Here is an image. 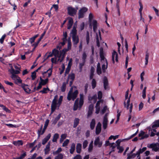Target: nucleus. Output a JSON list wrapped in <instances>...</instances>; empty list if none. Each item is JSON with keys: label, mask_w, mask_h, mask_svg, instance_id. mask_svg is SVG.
<instances>
[{"label": "nucleus", "mask_w": 159, "mask_h": 159, "mask_svg": "<svg viewBox=\"0 0 159 159\" xmlns=\"http://www.w3.org/2000/svg\"><path fill=\"white\" fill-rule=\"evenodd\" d=\"M68 79H67L66 82L63 83L62 86L61 87V91L62 92H64L66 88V85L68 84Z\"/></svg>", "instance_id": "aec40b11"}, {"label": "nucleus", "mask_w": 159, "mask_h": 159, "mask_svg": "<svg viewBox=\"0 0 159 159\" xmlns=\"http://www.w3.org/2000/svg\"><path fill=\"white\" fill-rule=\"evenodd\" d=\"M43 125H42L41 126L40 129H38V130L37 134H38V138H39V137H40L41 135H42L43 134H42V128H43Z\"/></svg>", "instance_id": "4c0bfd02"}, {"label": "nucleus", "mask_w": 159, "mask_h": 159, "mask_svg": "<svg viewBox=\"0 0 159 159\" xmlns=\"http://www.w3.org/2000/svg\"><path fill=\"white\" fill-rule=\"evenodd\" d=\"M88 144V142L87 140H85L83 144V148L84 149L87 146Z\"/></svg>", "instance_id": "69168bd1"}, {"label": "nucleus", "mask_w": 159, "mask_h": 159, "mask_svg": "<svg viewBox=\"0 0 159 159\" xmlns=\"http://www.w3.org/2000/svg\"><path fill=\"white\" fill-rule=\"evenodd\" d=\"M78 94V92L77 90H76L73 92L70 93H68L67 97V99L70 101L72 99V100L74 101L77 97Z\"/></svg>", "instance_id": "7ed1b4c3"}, {"label": "nucleus", "mask_w": 159, "mask_h": 159, "mask_svg": "<svg viewBox=\"0 0 159 159\" xmlns=\"http://www.w3.org/2000/svg\"><path fill=\"white\" fill-rule=\"evenodd\" d=\"M79 101V99L78 98L76 99L74 103V111L77 110L78 108Z\"/></svg>", "instance_id": "393cba45"}, {"label": "nucleus", "mask_w": 159, "mask_h": 159, "mask_svg": "<svg viewBox=\"0 0 159 159\" xmlns=\"http://www.w3.org/2000/svg\"><path fill=\"white\" fill-rule=\"evenodd\" d=\"M108 122V120L103 119L102 124H103V127L104 129H105L107 127Z\"/></svg>", "instance_id": "cd10ccee"}, {"label": "nucleus", "mask_w": 159, "mask_h": 159, "mask_svg": "<svg viewBox=\"0 0 159 159\" xmlns=\"http://www.w3.org/2000/svg\"><path fill=\"white\" fill-rule=\"evenodd\" d=\"M139 3L140 6V8L139 9V12L140 15L141 16L142 14V11L143 9V6L140 1H139Z\"/></svg>", "instance_id": "09e8293b"}, {"label": "nucleus", "mask_w": 159, "mask_h": 159, "mask_svg": "<svg viewBox=\"0 0 159 159\" xmlns=\"http://www.w3.org/2000/svg\"><path fill=\"white\" fill-rule=\"evenodd\" d=\"M61 117V114H59L55 118L54 120L53 121L52 124L55 125L57 122V121L60 119Z\"/></svg>", "instance_id": "c756f323"}, {"label": "nucleus", "mask_w": 159, "mask_h": 159, "mask_svg": "<svg viewBox=\"0 0 159 159\" xmlns=\"http://www.w3.org/2000/svg\"><path fill=\"white\" fill-rule=\"evenodd\" d=\"M53 56L55 57H57L58 58H60L59 55V51L57 49V48H54L52 50V52H50L49 55L44 60V61H45L49 57H52Z\"/></svg>", "instance_id": "20e7f679"}, {"label": "nucleus", "mask_w": 159, "mask_h": 159, "mask_svg": "<svg viewBox=\"0 0 159 159\" xmlns=\"http://www.w3.org/2000/svg\"><path fill=\"white\" fill-rule=\"evenodd\" d=\"M96 84L97 82L94 79H93L91 82L92 87L93 89H94L95 88L96 86Z\"/></svg>", "instance_id": "f704fd0d"}, {"label": "nucleus", "mask_w": 159, "mask_h": 159, "mask_svg": "<svg viewBox=\"0 0 159 159\" xmlns=\"http://www.w3.org/2000/svg\"><path fill=\"white\" fill-rule=\"evenodd\" d=\"M63 157V155L61 153H59L58 154L55 158V159H62Z\"/></svg>", "instance_id": "3c124183"}, {"label": "nucleus", "mask_w": 159, "mask_h": 159, "mask_svg": "<svg viewBox=\"0 0 159 159\" xmlns=\"http://www.w3.org/2000/svg\"><path fill=\"white\" fill-rule=\"evenodd\" d=\"M88 11L87 8L83 7L80 9L78 13V18H82L84 17V14Z\"/></svg>", "instance_id": "423d86ee"}, {"label": "nucleus", "mask_w": 159, "mask_h": 159, "mask_svg": "<svg viewBox=\"0 0 159 159\" xmlns=\"http://www.w3.org/2000/svg\"><path fill=\"white\" fill-rule=\"evenodd\" d=\"M101 131V124L100 122L98 123L96 128V134L98 135L100 134Z\"/></svg>", "instance_id": "9b49d317"}, {"label": "nucleus", "mask_w": 159, "mask_h": 159, "mask_svg": "<svg viewBox=\"0 0 159 159\" xmlns=\"http://www.w3.org/2000/svg\"><path fill=\"white\" fill-rule=\"evenodd\" d=\"M69 142V139H66L63 143L62 146L63 147H65L66 146Z\"/></svg>", "instance_id": "0e129e2a"}, {"label": "nucleus", "mask_w": 159, "mask_h": 159, "mask_svg": "<svg viewBox=\"0 0 159 159\" xmlns=\"http://www.w3.org/2000/svg\"><path fill=\"white\" fill-rule=\"evenodd\" d=\"M44 151L45 154H48L49 151H50V148L46 146L45 148L44 149Z\"/></svg>", "instance_id": "6e6d98bb"}, {"label": "nucleus", "mask_w": 159, "mask_h": 159, "mask_svg": "<svg viewBox=\"0 0 159 159\" xmlns=\"http://www.w3.org/2000/svg\"><path fill=\"white\" fill-rule=\"evenodd\" d=\"M137 155H138V154H137V153L136 154L134 153L131 155H130V154H128V157L127 159H130L131 158H133L134 157H135V156Z\"/></svg>", "instance_id": "a19ab883"}, {"label": "nucleus", "mask_w": 159, "mask_h": 159, "mask_svg": "<svg viewBox=\"0 0 159 159\" xmlns=\"http://www.w3.org/2000/svg\"><path fill=\"white\" fill-rule=\"evenodd\" d=\"M102 63H103L102 66V70L103 72L104 73L105 72L106 69L107 68L108 63L107 65L106 63H105L104 62Z\"/></svg>", "instance_id": "c9c22d12"}, {"label": "nucleus", "mask_w": 159, "mask_h": 159, "mask_svg": "<svg viewBox=\"0 0 159 159\" xmlns=\"http://www.w3.org/2000/svg\"><path fill=\"white\" fill-rule=\"evenodd\" d=\"M94 144L95 145H98L99 147H100L102 145V142L100 141V139L99 137H97L95 139Z\"/></svg>", "instance_id": "4468645a"}, {"label": "nucleus", "mask_w": 159, "mask_h": 159, "mask_svg": "<svg viewBox=\"0 0 159 159\" xmlns=\"http://www.w3.org/2000/svg\"><path fill=\"white\" fill-rule=\"evenodd\" d=\"M26 152H25L21 155L19 157L17 158L14 157V159H23L26 156Z\"/></svg>", "instance_id": "8fccbe9b"}, {"label": "nucleus", "mask_w": 159, "mask_h": 159, "mask_svg": "<svg viewBox=\"0 0 159 159\" xmlns=\"http://www.w3.org/2000/svg\"><path fill=\"white\" fill-rule=\"evenodd\" d=\"M69 50H68V48L67 49H64L63 50L59 52V57H61L62 56H64V57H65V54L66 52L69 51Z\"/></svg>", "instance_id": "f3484780"}, {"label": "nucleus", "mask_w": 159, "mask_h": 159, "mask_svg": "<svg viewBox=\"0 0 159 159\" xmlns=\"http://www.w3.org/2000/svg\"><path fill=\"white\" fill-rule=\"evenodd\" d=\"M95 125V120L94 119H93L90 123V127L92 130L94 129Z\"/></svg>", "instance_id": "bb28decb"}, {"label": "nucleus", "mask_w": 159, "mask_h": 159, "mask_svg": "<svg viewBox=\"0 0 159 159\" xmlns=\"http://www.w3.org/2000/svg\"><path fill=\"white\" fill-rule=\"evenodd\" d=\"M139 137H141L140 139L142 140L148 138V135L147 134H145V132L142 131H141L140 133L139 134Z\"/></svg>", "instance_id": "f8f14e48"}, {"label": "nucleus", "mask_w": 159, "mask_h": 159, "mask_svg": "<svg viewBox=\"0 0 159 159\" xmlns=\"http://www.w3.org/2000/svg\"><path fill=\"white\" fill-rule=\"evenodd\" d=\"M97 22L96 20H93V30L94 32H95L97 29Z\"/></svg>", "instance_id": "72a5a7b5"}, {"label": "nucleus", "mask_w": 159, "mask_h": 159, "mask_svg": "<svg viewBox=\"0 0 159 159\" xmlns=\"http://www.w3.org/2000/svg\"><path fill=\"white\" fill-rule=\"evenodd\" d=\"M10 73L11 75H16V74H18L20 73V70H15L12 66L11 67V69L9 70Z\"/></svg>", "instance_id": "ddd939ff"}, {"label": "nucleus", "mask_w": 159, "mask_h": 159, "mask_svg": "<svg viewBox=\"0 0 159 159\" xmlns=\"http://www.w3.org/2000/svg\"><path fill=\"white\" fill-rule=\"evenodd\" d=\"M85 62L82 61V62L79 64V68L81 71L82 70L83 66L84 65Z\"/></svg>", "instance_id": "bf43d9fd"}, {"label": "nucleus", "mask_w": 159, "mask_h": 159, "mask_svg": "<svg viewBox=\"0 0 159 159\" xmlns=\"http://www.w3.org/2000/svg\"><path fill=\"white\" fill-rule=\"evenodd\" d=\"M57 57H53L51 58V61L52 63H54L55 64L57 63Z\"/></svg>", "instance_id": "052dcab7"}, {"label": "nucleus", "mask_w": 159, "mask_h": 159, "mask_svg": "<svg viewBox=\"0 0 159 159\" xmlns=\"http://www.w3.org/2000/svg\"><path fill=\"white\" fill-rule=\"evenodd\" d=\"M70 34H71L73 44L75 47H76V45L79 42V36L77 35V30L75 26L73 27Z\"/></svg>", "instance_id": "f257e3e1"}, {"label": "nucleus", "mask_w": 159, "mask_h": 159, "mask_svg": "<svg viewBox=\"0 0 159 159\" xmlns=\"http://www.w3.org/2000/svg\"><path fill=\"white\" fill-rule=\"evenodd\" d=\"M48 79L47 78L45 80H43V81L42 82H40V83H41L42 85H45L48 82Z\"/></svg>", "instance_id": "774afa93"}, {"label": "nucleus", "mask_w": 159, "mask_h": 159, "mask_svg": "<svg viewBox=\"0 0 159 159\" xmlns=\"http://www.w3.org/2000/svg\"><path fill=\"white\" fill-rule=\"evenodd\" d=\"M158 127H159V120H156L152 124V130L156 132V129Z\"/></svg>", "instance_id": "0eeeda50"}, {"label": "nucleus", "mask_w": 159, "mask_h": 159, "mask_svg": "<svg viewBox=\"0 0 159 159\" xmlns=\"http://www.w3.org/2000/svg\"><path fill=\"white\" fill-rule=\"evenodd\" d=\"M11 78L13 80L15 83L17 84L18 83H21L22 82V80L20 79V78L17 75H11Z\"/></svg>", "instance_id": "6e6552de"}, {"label": "nucleus", "mask_w": 159, "mask_h": 159, "mask_svg": "<svg viewBox=\"0 0 159 159\" xmlns=\"http://www.w3.org/2000/svg\"><path fill=\"white\" fill-rule=\"evenodd\" d=\"M59 136V135L57 133L55 134L53 137V139H52V141L53 142H57V139L58 138Z\"/></svg>", "instance_id": "58836bf2"}, {"label": "nucleus", "mask_w": 159, "mask_h": 159, "mask_svg": "<svg viewBox=\"0 0 159 159\" xmlns=\"http://www.w3.org/2000/svg\"><path fill=\"white\" fill-rule=\"evenodd\" d=\"M69 21L67 27V29L69 30L70 29L73 25V21L72 18L71 17H69Z\"/></svg>", "instance_id": "4be33fe9"}, {"label": "nucleus", "mask_w": 159, "mask_h": 159, "mask_svg": "<svg viewBox=\"0 0 159 159\" xmlns=\"http://www.w3.org/2000/svg\"><path fill=\"white\" fill-rule=\"evenodd\" d=\"M62 151V149L61 148H59L56 151H54L52 152V154L53 155H56L57 154H59V153L60 152Z\"/></svg>", "instance_id": "c03bdc74"}, {"label": "nucleus", "mask_w": 159, "mask_h": 159, "mask_svg": "<svg viewBox=\"0 0 159 159\" xmlns=\"http://www.w3.org/2000/svg\"><path fill=\"white\" fill-rule=\"evenodd\" d=\"M149 54L148 52H146V55H145V65H147L148 63V59L149 58Z\"/></svg>", "instance_id": "e433bc0d"}, {"label": "nucleus", "mask_w": 159, "mask_h": 159, "mask_svg": "<svg viewBox=\"0 0 159 159\" xmlns=\"http://www.w3.org/2000/svg\"><path fill=\"white\" fill-rule=\"evenodd\" d=\"M108 110V109L107 107L106 106H104L101 112L102 114H103Z\"/></svg>", "instance_id": "13d9d810"}, {"label": "nucleus", "mask_w": 159, "mask_h": 159, "mask_svg": "<svg viewBox=\"0 0 159 159\" xmlns=\"http://www.w3.org/2000/svg\"><path fill=\"white\" fill-rule=\"evenodd\" d=\"M88 84L86 83L85 84L84 86V93L86 94L88 91Z\"/></svg>", "instance_id": "338daca9"}, {"label": "nucleus", "mask_w": 159, "mask_h": 159, "mask_svg": "<svg viewBox=\"0 0 159 159\" xmlns=\"http://www.w3.org/2000/svg\"><path fill=\"white\" fill-rule=\"evenodd\" d=\"M97 74L99 75L102 74V70L101 67H97Z\"/></svg>", "instance_id": "680f3d73"}, {"label": "nucleus", "mask_w": 159, "mask_h": 159, "mask_svg": "<svg viewBox=\"0 0 159 159\" xmlns=\"http://www.w3.org/2000/svg\"><path fill=\"white\" fill-rule=\"evenodd\" d=\"M75 78V75L74 73H72L70 74L69 75L67 79H70L71 80H74Z\"/></svg>", "instance_id": "a18cd8bd"}, {"label": "nucleus", "mask_w": 159, "mask_h": 159, "mask_svg": "<svg viewBox=\"0 0 159 159\" xmlns=\"http://www.w3.org/2000/svg\"><path fill=\"white\" fill-rule=\"evenodd\" d=\"M103 85L105 90L107 89L108 85V81L106 76H105L103 78Z\"/></svg>", "instance_id": "dca6fc26"}, {"label": "nucleus", "mask_w": 159, "mask_h": 159, "mask_svg": "<svg viewBox=\"0 0 159 159\" xmlns=\"http://www.w3.org/2000/svg\"><path fill=\"white\" fill-rule=\"evenodd\" d=\"M152 150L155 152H157L159 150V143H158L154 144V146L153 147Z\"/></svg>", "instance_id": "7c9ffc66"}, {"label": "nucleus", "mask_w": 159, "mask_h": 159, "mask_svg": "<svg viewBox=\"0 0 159 159\" xmlns=\"http://www.w3.org/2000/svg\"><path fill=\"white\" fill-rule=\"evenodd\" d=\"M147 149L146 147L143 148L142 149H140L137 152V154H138V156H139L140 153H143V152L145 151Z\"/></svg>", "instance_id": "49530a36"}, {"label": "nucleus", "mask_w": 159, "mask_h": 159, "mask_svg": "<svg viewBox=\"0 0 159 159\" xmlns=\"http://www.w3.org/2000/svg\"><path fill=\"white\" fill-rule=\"evenodd\" d=\"M13 144L15 146H19L22 145L23 144V141L22 140H18L17 141H14Z\"/></svg>", "instance_id": "a878e982"}, {"label": "nucleus", "mask_w": 159, "mask_h": 159, "mask_svg": "<svg viewBox=\"0 0 159 159\" xmlns=\"http://www.w3.org/2000/svg\"><path fill=\"white\" fill-rule=\"evenodd\" d=\"M75 144L74 143H72L70 147V153L72 154L75 150Z\"/></svg>", "instance_id": "473e14b6"}, {"label": "nucleus", "mask_w": 159, "mask_h": 159, "mask_svg": "<svg viewBox=\"0 0 159 159\" xmlns=\"http://www.w3.org/2000/svg\"><path fill=\"white\" fill-rule=\"evenodd\" d=\"M66 134H63L61 135V138L60 139V142L61 143L65 139L66 137Z\"/></svg>", "instance_id": "79ce46f5"}, {"label": "nucleus", "mask_w": 159, "mask_h": 159, "mask_svg": "<svg viewBox=\"0 0 159 159\" xmlns=\"http://www.w3.org/2000/svg\"><path fill=\"white\" fill-rule=\"evenodd\" d=\"M100 56L101 58V62L102 63L104 62L105 63H106L107 65V60L105 59L104 55H100Z\"/></svg>", "instance_id": "c85d7f7f"}, {"label": "nucleus", "mask_w": 159, "mask_h": 159, "mask_svg": "<svg viewBox=\"0 0 159 159\" xmlns=\"http://www.w3.org/2000/svg\"><path fill=\"white\" fill-rule=\"evenodd\" d=\"M49 122V120L48 119H47L45 122V124L43 128V129L42 131V134H43L44 133V132H45V130L48 125Z\"/></svg>", "instance_id": "5701e85b"}, {"label": "nucleus", "mask_w": 159, "mask_h": 159, "mask_svg": "<svg viewBox=\"0 0 159 159\" xmlns=\"http://www.w3.org/2000/svg\"><path fill=\"white\" fill-rule=\"evenodd\" d=\"M77 10V8L75 9L71 7H69L67 8L68 14L71 16H74L76 15Z\"/></svg>", "instance_id": "39448f33"}, {"label": "nucleus", "mask_w": 159, "mask_h": 159, "mask_svg": "<svg viewBox=\"0 0 159 159\" xmlns=\"http://www.w3.org/2000/svg\"><path fill=\"white\" fill-rule=\"evenodd\" d=\"M124 105L125 107H126L127 110L129 109V113H131L132 112V110L133 108V104L132 103L130 104H126L125 102H124Z\"/></svg>", "instance_id": "2eb2a0df"}, {"label": "nucleus", "mask_w": 159, "mask_h": 159, "mask_svg": "<svg viewBox=\"0 0 159 159\" xmlns=\"http://www.w3.org/2000/svg\"><path fill=\"white\" fill-rule=\"evenodd\" d=\"M96 42H97V45L98 47L100 46V42L99 40L98 37L97 33H96Z\"/></svg>", "instance_id": "e2e57ef3"}, {"label": "nucleus", "mask_w": 159, "mask_h": 159, "mask_svg": "<svg viewBox=\"0 0 159 159\" xmlns=\"http://www.w3.org/2000/svg\"><path fill=\"white\" fill-rule=\"evenodd\" d=\"M82 144L80 143L77 144L76 146V152L78 153H80L81 150Z\"/></svg>", "instance_id": "b1692460"}, {"label": "nucleus", "mask_w": 159, "mask_h": 159, "mask_svg": "<svg viewBox=\"0 0 159 159\" xmlns=\"http://www.w3.org/2000/svg\"><path fill=\"white\" fill-rule=\"evenodd\" d=\"M88 99L90 101V102H92L91 101L93 100V103H95L97 100V95L96 94L94 95L92 97L89 96H88Z\"/></svg>", "instance_id": "412c9836"}, {"label": "nucleus", "mask_w": 159, "mask_h": 159, "mask_svg": "<svg viewBox=\"0 0 159 159\" xmlns=\"http://www.w3.org/2000/svg\"><path fill=\"white\" fill-rule=\"evenodd\" d=\"M63 38L62 39V41H66L67 37V33L66 32H64L63 33Z\"/></svg>", "instance_id": "864d4df0"}, {"label": "nucleus", "mask_w": 159, "mask_h": 159, "mask_svg": "<svg viewBox=\"0 0 159 159\" xmlns=\"http://www.w3.org/2000/svg\"><path fill=\"white\" fill-rule=\"evenodd\" d=\"M93 105L92 104H90L89 107V110L88 112V117H89L92 114L93 110Z\"/></svg>", "instance_id": "6ab92c4d"}, {"label": "nucleus", "mask_w": 159, "mask_h": 159, "mask_svg": "<svg viewBox=\"0 0 159 159\" xmlns=\"http://www.w3.org/2000/svg\"><path fill=\"white\" fill-rule=\"evenodd\" d=\"M21 87L23 88L25 92L27 93H30L31 92V90L28 87V85L25 84H22Z\"/></svg>", "instance_id": "9d476101"}, {"label": "nucleus", "mask_w": 159, "mask_h": 159, "mask_svg": "<svg viewBox=\"0 0 159 159\" xmlns=\"http://www.w3.org/2000/svg\"><path fill=\"white\" fill-rule=\"evenodd\" d=\"M86 40L87 43V44H88L89 41V33L88 31H87L86 37Z\"/></svg>", "instance_id": "ea45409f"}, {"label": "nucleus", "mask_w": 159, "mask_h": 159, "mask_svg": "<svg viewBox=\"0 0 159 159\" xmlns=\"http://www.w3.org/2000/svg\"><path fill=\"white\" fill-rule=\"evenodd\" d=\"M87 55L85 52H84L82 54V61H86V60L87 58Z\"/></svg>", "instance_id": "4d7b16f0"}, {"label": "nucleus", "mask_w": 159, "mask_h": 159, "mask_svg": "<svg viewBox=\"0 0 159 159\" xmlns=\"http://www.w3.org/2000/svg\"><path fill=\"white\" fill-rule=\"evenodd\" d=\"M115 58V60L116 62L118 61V55L117 52L115 51H114L112 53V63L114 64L115 63L114 58Z\"/></svg>", "instance_id": "1a4fd4ad"}, {"label": "nucleus", "mask_w": 159, "mask_h": 159, "mask_svg": "<svg viewBox=\"0 0 159 159\" xmlns=\"http://www.w3.org/2000/svg\"><path fill=\"white\" fill-rule=\"evenodd\" d=\"M80 120L78 118H75L74 121L73 127H76L78 125Z\"/></svg>", "instance_id": "2f4dec72"}, {"label": "nucleus", "mask_w": 159, "mask_h": 159, "mask_svg": "<svg viewBox=\"0 0 159 159\" xmlns=\"http://www.w3.org/2000/svg\"><path fill=\"white\" fill-rule=\"evenodd\" d=\"M71 43L70 41V38L69 39L68 41V45H67V48L68 49V50L71 49Z\"/></svg>", "instance_id": "5fc2aeb1"}, {"label": "nucleus", "mask_w": 159, "mask_h": 159, "mask_svg": "<svg viewBox=\"0 0 159 159\" xmlns=\"http://www.w3.org/2000/svg\"><path fill=\"white\" fill-rule=\"evenodd\" d=\"M49 91V89L48 88H44L43 90L39 91L40 93H47V91Z\"/></svg>", "instance_id": "603ef678"}, {"label": "nucleus", "mask_w": 159, "mask_h": 159, "mask_svg": "<svg viewBox=\"0 0 159 159\" xmlns=\"http://www.w3.org/2000/svg\"><path fill=\"white\" fill-rule=\"evenodd\" d=\"M93 141H91V142H90V143L89 145V147L88 151L89 152H91L93 149Z\"/></svg>", "instance_id": "de8ad7c7"}, {"label": "nucleus", "mask_w": 159, "mask_h": 159, "mask_svg": "<svg viewBox=\"0 0 159 159\" xmlns=\"http://www.w3.org/2000/svg\"><path fill=\"white\" fill-rule=\"evenodd\" d=\"M80 101L79 102V108L80 109L84 103V95L83 94H80Z\"/></svg>", "instance_id": "a211bd4d"}, {"label": "nucleus", "mask_w": 159, "mask_h": 159, "mask_svg": "<svg viewBox=\"0 0 159 159\" xmlns=\"http://www.w3.org/2000/svg\"><path fill=\"white\" fill-rule=\"evenodd\" d=\"M58 98V96L56 95L55 96L53 99V100L51 104V113H53L55 110L56 108V106L57 104L60 105L62 100L63 97L62 96H60L59 99L57 103V99Z\"/></svg>", "instance_id": "f03ea898"}, {"label": "nucleus", "mask_w": 159, "mask_h": 159, "mask_svg": "<svg viewBox=\"0 0 159 159\" xmlns=\"http://www.w3.org/2000/svg\"><path fill=\"white\" fill-rule=\"evenodd\" d=\"M117 148L119 150L118 152V153L122 152L124 150L122 146H120V145L117 146Z\"/></svg>", "instance_id": "37998d69"}]
</instances>
